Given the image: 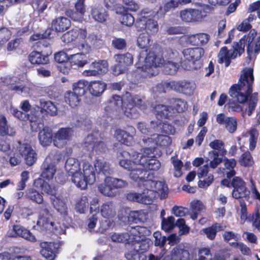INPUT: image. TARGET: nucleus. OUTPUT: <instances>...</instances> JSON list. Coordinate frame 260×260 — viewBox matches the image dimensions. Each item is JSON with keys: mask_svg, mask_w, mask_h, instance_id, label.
<instances>
[{"mask_svg": "<svg viewBox=\"0 0 260 260\" xmlns=\"http://www.w3.org/2000/svg\"><path fill=\"white\" fill-rule=\"evenodd\" d=\"M138 185H143L145 187L142 193L130 192L127 194V199L131 201L145 204H150L152 198L155 197L156 194L160 199H166L168 194V187L164 181H154L151 178L141 181L137 183Z\"/></svg>", "mask_w": 260, "mask_h": 260, "instance_id": "3", "label": "nucleus"}, {"mask_svg": "<svg viewBox=\"0 0 260 260\" xmlns=\"http://www.w3.org/2000/svg\"><path fill=\"white\" fill-rule=\"evenodd\" d=\"M116 13L120 15L119 20L122 24L130 27L134 23V16L132 14L127 13L123 6L118 7L116 9Z\"/></svg>", "mask_w": 260, "mask_h": 260, "instance_id": "21", "label": "nucleus"}, {"mask_svg": "<svg viewBox=\"0 0 260 260\" xmlns=\"http://www.w3.org/2000/svg\"><path fill=\"white\" fill-rule=\"evenodd\" d=\"M258 135V131L255 128H251L246 134L245 136L248 137L249 148L250 150H253L255 148Z\"/></svg>", "mask_w": 260, "mask_h": 260, "instance_id": "43", "label": "nucleus"}, {"mask_svg": "<svg viewBox=\"0 0 260 260\" xmlns=\"http://www.w3.org/2000/svg\"><path fill=\"white\" fill-rule=\"evenodd\" d=\"M150 155L135 152L132 156V160H128L127 158L121 159L119 165L121 167L130 171L129 177L131 179L139 183L150 177L148 170H157L160 167V162Z\"/></svg>", "mask_w": 260, "mask_h": 260, "instance_id": "1", "label": "nucleus"}, {"mask_svg": "<svg viewBox=\"0 0 260 260\" xmlns=\"http://www.w3.org/2000/svg\"><path fill=\"white\" fill-rule=\"evenodd\" d=\"M151 127L147 126L146 124L144 122H139L138 123V129L144 134H148L149 133L152 131V129H155L158 126L157 122H151Z\"/></svg>", "mask_w": 260, "mask_h": 260, "instance_id": "62", "label": "nucleus"}, {"mask_svg": "<svg viewBox=\"0 0 260 260\" xmlns=\"http://www.w3.org/2000/svg\"><path fill=\"white\" fill-rule=\"evenodd\" d=\"M36 108L37 109L34 108V110L33 109H31L30 114L27 115L24 113H22L21 111H19L14 107L11 108V112L14 116L18 119L22 120H29V121L32 122L37 120L39 114L40 108L39 107H37Z\"/></svg>", "mask_w": 260, "mask_h": 260, "instance_id": "20", "label": "nucleus"}, {"mask_svg": "<svg viewBox=\"0 0 260 260\" xmlns=\"http://www.w3.org/2000/svg\"><path fill=\"white\" fill-rule=\"evenodd\" d=\"M51 203L53 208L59 213L66 221H69V208L66 201L59 196H52L50 198Z\"/></svg>", "mask_w": 260, "mask_h": 260, "instance_id": "14", "label": "nucleus"}, {"mask_svg": "<svg viewBox=\"0 0 260 260\" xmlns=\"http://www.w3.org/2000/svg\"><path fill=\"white\" fill-rule=\"evenodd\" d=\"M175 218L171 216L167 218H163L161 222V228L167 232H170L175 227Z\"/></svg>", "mask_w": 260, "mask_h": 260, "instance_id": "56", "label": "nucleus"}, {"mask_svg": "<svg viewBox=\"0 0 260 260\" xmlns=\"http://www.w3.org/2000/svg\"><path fill=\"white\" fill-rule=\"evenodd\" d=\"M157 116L161 118H168L174 114V109L164 105L158 104L154 107Z\"/></svg>", "mask_w": 260, "mask_h": 260, "instance_id": "37", "label": "nucleus"}, {"mask_svg": "<svg viewBox=\"0 0 260 260\" xmlns=\"http://www.w3.org/2000/svg\"><path fill=\"white\" fill-rule=\"evenodd\" d=\"M140 143L143 147L140 153L148 155H151L153 153L154 150L156 147L155 140L153 139V135L150 138L144 137Z\"/></svg>", "mask_w": 260, "mask_h": 260, "instance_id": "24", "label": "nucleus"}, {"mask_svg": "<svg viewBox=\"0 0 260 260\" xmlns=\"http://www.w3.org/2000/svg\"><path fill=\"white\" fill-rule=\"evenodd\" d=\"M9 161L11 166H17L21 162L22 156L20 155L18 149H17V143L15 144L13 150L9 154Z\"/></svg>", "mask_w": 260, "mask_h": 260, "instance_id": "46", "label": "nucleus"}, {"mask_svg": "<svg viewBox=\"0 0 260 260\" xmlns=\"http://www.w3.org/2000/svg\"><path fill=\"white\" fill-rule=\"evenodd\" d=\"M109 181H110L109 178L106 177L104 182L98 186V189L102 194L107 197H113L117 194V191L114 189L112 185L108 183Z\"/></svg>", "mask_w": 260, "mask_h": 260, "instance_id": "30", "label": "nucleus"}, {"mask_svg": "<svg viewBox=\"0 0 260 260\" xmlns=\"http://www.w3.org/2000/svg\"><path fill=\"white\" fill-rule=\"evenodd\" d=\"M110 181L108 182L112 185L114 189H120L126 187L128 185L127 182L123 179L113 177H109Z\"/></svg>", "mask_w": 260, "mask_h": 260, "instance_id": "61", "label": "nucleus"}, {"mask_svg": "<svg viewBox=\"0 0 260 260\" xmlns=\"http://www.w3.org/2000/svg\"><path fill=\"white\" fill-rule=\"evenodd\" d=\"M188 39L192 45H204L209 41L210 36L206 33H199L189 36Z\"/></svg>", "mask_w": 260, "mask_h": 260, "instance_id": "27", "label": "nucleus"}, {"mask_svg": "<svg viewBox=\"0 0 260 260\" xmlns=\"http://www.w3.org/2000/svg\"><path fill=\"white\" fill-rule=\"evenodd\" d=\"M26 198L38 204H42L43 197L41 193L34 188H29L25 191Z\"/></svg>", "mask_w": 260, "mask_h": 260, "instance_id": "42", "label": "nucleus"}, {"mask_svg": "<svg viewBox=\"0 0 260 260\" xmlns=\"http://www.w3.org/2000/svg\"><path fill=\"white\" fill-rule=\"evenodd\" d=\"M136 27L138 31L145 30L148 35H153L158 30L157 21L147 17L140 18L136 22Z\"/></svg>", "mask_w": 260, "mask_h": 260, "instance_id": "11", "label": "nucleus"}, {"mask_svg": "<svg viewBox=\"0 0 260 260\" xmlns=\"http://www.w3.org/2000/svg\"><path fill=\"white\" fill-rule=\"evenodd\" d=\"M165 62L161 54L148 53L147 50L145 49L140 52L136 66L144 72L146 76L151 77L158 74V68L164 65Z\"/></svg>", "mask_w": 260, "mask_h": 260, "instance_id": "5", "label": "nucleus"}, {"mask_svg": "<svg viewBox=\"0 0 260 260\" xmlns=\"http://www.w3.org/2000/svg\"><path fill=\"white\" fill-rule=\"evenodd\" d=\"M114 58L117 62L112 68L113 73L115 75L124 73L127 70V67L133 62V57L129 53L115 55Z\"/></svg>", "mask_w": 260, "mask_h": 260, "instance_id": "10", "label": "nucleus"}, {"mask_svg": "<svg viewBox=\"0 0 260 260\" xmlns=\"http://www.w3.org/2000/svg\"><path fill=\"white\" fill-rule=\"evenodd\" d=\"M128 260H145V255L131 246L129 251L125 254Z\"/></svg>", "mask_w": 260, "mask_h": 260, "instance_id": "51", "label": "nucleus"}, {"mask_svg": "<svg viewBox=\"0 0 260 260\" xmlns=\"http://www.w3.org/2000/svg\"><path fill=\"white\" fill-rule=\"evenodd\" d=\"M153 139L155 140L156 146H168L172 142L171 138L166 135L154 134Z\"/></svg>", "mask_w": 260, "mask_h": 260, "instance_id": "52", "label": "nucleus"}, {"mask_svg": "<svg viewBox=\"0 0 260 260\" xmlns=\"http://www.w3.org/2000/svg\"><path fill=\"white\" fill-rule=\"evenodd\" d=\"M172 108L178 112H182L187 109L186 102L180 99L173 98L170 100Z\"/></svg>", "mask_w": 260, "mask_h": 260, "instance_id": "48", "label": "nucleus"}, {"mask_svg": "<svg viewBox=\"0 0 260 260\" xmlns=\"http://www.w3.org/2000/svg\"><path fill=\"white\" fill-rule=\"evenodd\" d=\"M205 53L204 49L201 47L189 48L183 50V59L181 66L185 70H192L200 68L201 58Z\"/></svg>", "mask_w": 260, "mask_h": 260, "instance_id": "7", "label": "nucleus"}, {"mask_svg": "<svg viewBox=\"0 0 260 260\" xmlns=\"http://www.w3.org/2000/svg\"><path fill=\"white\" fill-rule=\"evenodd\" d=\"M6 118L3 116H0V135L14 136L15 134V131L13 127H9L7 124Z\"/></svg>", "mask_w": 260, "mask_h": 260, "instance_id": "36", "label": "nucleus"}, {"mask_svg": "<svg viewBox=\"0 0 260 260\" xmlns=\"http://www.w3.org/2000/svg\"><path fill=\"white\" fill-rule=\"evenodd\" d=\"M127 102L123 103L121 98L119 95H114L113 96V101L118 107H121L122 105L123 112L124 114L131 118H137L139 117V113L135 107L137 106L141 109H145L146 108V104L143 98L138 95L132 96L131 95H127Z\"/></svg>", "mask_w": 260, "mask_h": 260, "instance_id": "6", "label": "nucleus"}, {"mask_svg": "<svg viewBox=\"0 0 260 260\" xmlns=\"http://www.w3.org/2000/svg\"><path fill=\"white\" fill-rule=\"evenodd\" d=\"M11 32L7 28L2 27L0 28V45L5 43L8 41L11 36Z\"/></svg>", "mask_w": 260, "mask_h": 260, "instance_id": "64", "label": "nucleus"}, {"mask_svg": "<svg viewBox=\"0 0 260 260\" xmlns=\"http://www.w3.org/2000/svg\"><path fill=\"white\" fill-rule=\"evenodd\" d=\"M148 232V231L145 227L141 226L131 227L130 233L132 241L129 246L142 253L148 250L149 247L150 240L145 237Z\"/></svg>", "mask_w": 260, "mask_h": 260, "instance_id": "8", "label": "nucleus"}, {"mask_svg": "<svg viewBox=\"0 0 260 260\" xmlns=\"http://www.w3.org/2000/svg\"><path fill=\"white\" fill-rule=\"evenodd\" d=\"M211 11V7L208 5H204L198 9H191L192 21L202 20Z\"/></svg>", "mask_w": 260, "mask_h": 260, "instance_id": "32", "label": "nucleus"}, {"mask_svg": "<svg viewBox=\"0 0 260 260\" xmlns=\"http://www.w3.org/2000/svg\"><path fill=\"white\" fill-rule=\"evenodd\" d=\"M224 165L225 171L224 172L228 178L233 177L236 172L234 170L235 167L236 166L237 162L234 158L228 159L226 157L223 158Z\"/></svg>", "mask_w": 260, "mask_h": 260, "instance_id": "38", "label": "nucleus"}, {"mask_svg": "<svg viewBox=\"0 0 260 260\" xmlns=\"http://www.w3.org/2000/svg\"><path fill=\"white\" fill-rule=\"evenodd\" d=\"M40 104L42 109L45 110L48 114L52 115L56 114L57 108L51 102L41 100Z\"/></svg>", "mask_w": 260, "mask_h": 260, "instance_id": "54", "label": "nucleus"}, {"mask_svg": "<svg viewBox=\"0 0 260 260\" xmlns=\"http://www.w3.org/2000/svg\"><path fill=\"white\" fill-rule=\"evenodd\" d=\"M218 152L212 150L209 152V159H212L209 163L210 166L213 169L216 168L222 161V159L218 157Z\"/></svg>", "mask_w": 260, "mask_h": 260, "instance_id": "55", "label": "nucleus"}, {"mask_svg": "<svg viewBox=\"0 0 260 260\" xmlns=\"http://www.w3.org/2000/svg\"><path fill=\"white\" fill-rule=\"evenodd\" d=\"M240 206L241 207L240 212V222L244 224L245 222H247L249 223H253L255 217H256V212L252 214H248L247 211L246 204L244 202L240 201Z\"/></svg>", "mask_w": 260, "mask_h": 260, "instance_id": "35", "label": "nucleus"}, {"mask_svg": "<svg viewBox=\"0 0 260 260\" xmlns=\"http://www.w3.org/2000/svg\"><path fill=\"white\" fill-rule=\"evenodd\" d=\"M254 81L253 69L245 68L242 70L238 83L233 85L229 89L230 95L241 104L247 101L252 92V85Z\"/></svg>", "mask_w": 260, "mask_h": 260, "instance_id": "4", "label": "nucleus"}, {"mask_svg": "<svg viewBox=\"0 0 260 260\" xmlns=\"http://www.w3.org/2000/svg\"><path fill=\"white\" fill-rule=\"evenodd\" d=\"M61 158L60 154L57 151L51 152L46 158L44 162L55 165L58 162Z\"/></svg>", "mask_w": 260, "mask_h": 260, "instance_id": "63", "label": "nucleus"}, {"mask_svg": "<svg viewBox=\"0 0 260 260\" xmlns=\"http://www.w3.org/2000/svg\"><path fill=\"white\" fill-rule=\"evenodd\" d=\"M89 206L88 198L86 196H82L78 198L75 205V209L80 213H84Z\"/></svg>", "mask_w": 260, "mask_h": 260, "instance_id": "45", "label": "nucleus"}, {"mask_svg": "<svg viewBox=\"0 0 260 260\" xmlns=\"http://www.w3.org/2000/svg\"><path fill=\"white\" fill-rule=\"evenodd\" d=\"M131 234L128 233H115L111 236V239L114 242H127L128 246H130L132 241Z\"/></svg>", "mask_w": 260, "mask_h": 260, "instance_id": "50", "label": "nucleus"}, {"mask_svg": "<svg viewBox=\"0 0 260 260\" xmlns=\"http://www.w3.org/2000/svg\"><path fill=\"white\" fill-rule=\"evenodd\" d=\"M239 161L241 166L244 167L250 166L253 164V158L250 152L248 151L242 154L239 158Z\"/></svg>", "mask_w": 260, "mask_h": 260, "instance_id": "57", "label": "nucleus"}, {"mask_svg": "<svg viewBox=\"0 0 260 260\" xmlns=\"http://www.w3.org/2000/svg\"><path fill=\"white\" fill-rule=\"evenodd\" d=\"M170 89L182 92L185 94L190 95L192 93L195 85L193 83L186 81L170 82Z\"/></svg>", "mask_w": 260, "mask_h": 260, "instance_id": "17", "label": "nucleus"}, {"mask_svg": "<svg viewBox=\"0 0 260 260\" xmlns=\"http://www.w3.org/2000/svg\"><path fill=\"white\" fill-rule=\"evenodd\" d=\"M80 96L71 91L67 92L64 95L65 102L71 107L74 108L77 107L80 103Z\"/></svg>", "mask_w": 260, "mask_h": 260, "instance_id": "44", "label": "nucleus"}, {"mask_svg": "<svg viewBox=\"0 0 260 260\" xmlns=\"http://www.w3.org/2000/svg\"><path fill=\"white\" fill-rule=\"evenodd\" d=\"M91 15L95 21L101 23L105 21L107 17L106 10L103 7L99 6L92 8Z\"/></svg>", "mask_w": 260, "mask_h": 260, "instance_id": "34", "label": "nucleus"}, {"mask_svg": "<svg viewBox=\"0 0 260 260\" xmlns=\"http://www.w3.org/2000/svg\"><path fill=\"white\" fill-rule=\"evenodd\" d=\"M115 136L118 141L127 146L131 145L134 143L133 137L126 131L121 129L116 130Z\"/></svg>", "mask_w": 260, "mask_h": 260, "instance_id": "33", "label": "nucleus"}, {"mask_svg": "<svg viewBox=\"0 0 260 260\" xmlns=\"http://www.w3.org/2000/svg\"><path fill=\"white\" fill-rule=\"evenodd\" d=\"M150 42V36L149 35L145 33L140 34L138 39L137 43L138 46L142 49L146 48Z\"/></svg>", "mask_w": 260, "mask_h": 260, "instance_id": "58", "label": "nucleus"}, {"mask_svg": "<svg viewBox=\"0 0 260 260\" xmlns=\"http://www.w3.org/2000/svg\"><path fill=\"white\" fill-rule=\"evenodd\" d=\"M106 87L107 85L104 82L94 81L90 83L88 89L92 95L99 96L104 92Z\"/></svg>", "mask_w": 260, "mask_h": 260, "instance_id": "28", "label": "nucleus"}, {"mask_svg": "<svg viewBox=\"0 0 260 260\" xmlns=\"http://www.w3.org/2000/svg\"><path fill=\"white\" fill-rule=\"evenodd\" d=\"M100 211L102 217L109 219L105 221L107 223V226H103V229L106 230L107 228L114 226L113 221L110 220L116 215V210L114 204L112 202H107L103 204L100 207Z\"/></svg>", "mask_w": 260, "mask_h": 260, "instance_id": "15", "label": "nucleus"}, {"mask_svg": "<svg viewBox=\"0 0 260 260\" xmlns=\"http://www.w3.org/2000/svg\"><path fill=\"white\" fill-rule=\"evenodd\" d=\"M90 68L96 72L97 75L100 74L105 73L108 70V63L106 60H100L97 62H93L90 64Z\"/></svg>", "mask_w": 260, "mask_h": 260, "instance_id": "47", "label": "nucleus"}, {"mask_svg": "<svg viewBox=\"0 0 260 260\" xmlns=\"http://www.w3.org/2000/svg\"><path fill=\"white\" fill-rule=\"evenodd\" d=\"M87 82L83 80H80L73 84L72 89L73 92L80 95H83L85 91V87Z\"/></svg>", "mask_w": 260, "mask_h": 260, "instance_id": "53", "label": "nucleus"}, {"mask_svg": "<svg viewBox=\"0 0 260 260\" xmlns=\"http://www.w3.org/2000/svg\"><path fill=\"white\" fill-rule=\"evenodd\" d=\"M233 197L235 199L244 198L248 199L249 191L246 189L245 186L234 189L232 192Z\"/></svg>", "mask_w": 260, "mask_h": 260, "instance_id": "59", "label": "nucleus"}, {"mask_svg": "<svg viewBox=\"0 0 260 260\" xmlns=\"http://www.w3.org/2000/svg\"><path fill=\"white\" fill-rule=\"evenodd\" d=\"M73 134L71 128H61L53 135V142L55 146L57 148H62L67 145V142L70 140Z\"/></svg>", "mask_w": 260, "mask_h": 260, "instance_id": "13", "label": "nucleus"}, {"mask_svg": "<svg viewBox=\"0 0 260 260\" xmlns=\"http://www.w3.org/2000/svg\"><path fill=\"white\" fill-rule=\"evenodd\" d=\"M42 169L41 176L47 180L52 179L56 172L55 166L54 165L45 162L42 164Z\"/></svg>", "mask_w": 260, "mask_h": 260, "instance_id": "39", "label": "nucleus"}, {"mask_svg": "<svg viewBox=\"0 0 260 260\" xmlns=\"http://www.w3.org/2000/svg\"><path fill=\"white\" fill-rule=\"evenodd\" d=\"M244 41L240 40L239 43H235L233 46V49L228 50L226 47L221 48L218 55V62L225 63V67H228L231 63V60L235 58L238 55H240L244 51V45L243 42Z\"/></svg>", "mask_w": 260, "mask_h": 260, "instance_id": "9", "label": "nucleus"}, {"mask_svg": "<svg viewBox=\"0 0 260 260\" xmlns=\"http://www.w3.org/2000/svg\"><path fill=\"white\" fill-rule=\"evenodd\" d=\"M93 167L95 174L109 175L113 172L110 164L104 158L96 159Z\"/></svg>", "mask_w": 260, "mask_h": 260, "instance_id": "19", "label": "nucleus"}, {"mask_svg": "<svg viewBox=\"0 0 260 260\" xmlns=\"http://www.w3.org/2000/svg\"><path fill=\"white\" fill-rule=\"evenodd\" d=\"M71 25V21L64 17H59L52 22V28L56 31L60 32L67 30Z\"/></svg>", "mask_w": 260, "mask_h": 260, "instance_id": "26", "label": "nucleus"}, {"mask_svg": "<svg viewBox=\"0 0 260 260\" xmlns=\"http://www.w3.org/2000/svg\"><path fill=\"white\" fill-rule=\"evenodd\" d=\"M65 170L72 176V182L81 189L86 188L87 184L95 181V174L93 166L87 161L82 164L77 159L70 157L65 164Z\"/></svg>", "mask_w": 260, "mask_h": 260, "instance_id": "2", "label": "nucleus"}, {"mask_svg": "<svg viewBox=\"0 0 260 260\" xmlns=\"http://www.w3.org/2000/svg\"><path fill=\"white\" fill-rule=\"evenodd\" d=\"M70 59L78 67H83L87 63L85 55L80 53L70 55Z\"/></svg>", "mask_w": 260, "mask_h": 260, "instance_id": "49", "label": "nucleus"}, {"mask_svg": "<svg viewBox=\"0 0 260 260\" xmlns=\"http://www.w3.org/2000/svg\"><path fill=\"white\" fill-rule=\"evenodd\" d=\"M40 143L43 146L50 145L53 139V135L51 128L45 127L41 130L38 134Z\"/></svg>", "mask_w": 260, "mask_h": 260, "instance_id": "22", "label": "nucleus"}, {"mask_svg": "<svg viewBox=\"0 0 260 260\" xmlns=\"http://www.w3.org/2000/svg\"><path fill=\"white\" fill-rule=\"evenodd\" d=\"M122 3L127 12V11L136 12L140 8L139 4L135 0H122Z\"/></svg>", "mask_w": 260, "mask_h": 260, "instance_id": "60", "label": "nucleus"}, {"mask_svg": "<svg viewBox=\"0 0 260 260\" xmlns=\"http://www.w3.org/2000/svg\"><path fill=\"white\" fill-rule=\"evenodd\" d=\"M87 35L86 30L81 28H74L64 33L61 37V40L65 43H70L77 39H84Z\"/></svg>", "mask_w": 260, "mask_h": 260, "instance_id": "18", "label": "nucleus"}, {"mask_svg": "<svg viewBox=\"0 0 260 260\" xmlns=\"http://www.w3.org/2000/svg\"><path fill=\"white\" fill-rule=\"evenodd\" d=\"M17 149H18L22 157H24L27 165L31 166L37 160V154L30 145L26 143L22 144L20 141H18Z\"/></svg>", "mask_w": 260, "mask_h": 260, "instance_id": "12", "label": "nucleus"}, {"mask_svg": "<svg viewBox=\"0 0 260 260\" xmlns=\"http://www.w3.org/2000/svg\"><path fill=\"white\" fill-rule=\"evenodd\" d=\"M204 209V206L202 202L199 200H194L190 203V218L193 219H196L199 215V213Z\"/></svg>", "mask_w": 260, "mask_h": 260, "instance_id": "41", "label": "nucleus"}, {"mask_svg": "<svg viewBox=\"0 0 260 260\" xmlns=\"http://www.w3.org/2000/svg\"><path fill=\"white\" fill-rule=\"evenodd\" d=\"M51 215L48 209L42 210L38 220V224L49 230H52L54 222L51 220Z\"/></svg>", "mask_w": 260, "mask_h": 260, "instance_id": "25", "label": "nucleus"}, {"mask_svg": "<svg viewBox=\"0 0 260 260\" xmlns=\"http://www.w3.org/2000/svg\"><path fill=\"white\" fill-rule=\"evenodd\" d=\"M85 146L92 148L93 154L101 155L105 153L107 150L104 143L101 141H97L92 135L88 136L85 141Z\"/></svg>", "mask_w": 260, "mask_h": 260, "instance_id": "16", "label": "nucleus"}, {"mask_svg": "<svg viewBox=\"0 0 260 260\" xmlns=\"http://www.w3.org/2000/svg\"><path fill=\"white\" fill-rule=\"evenodd\" d=\"M29 60L32 64H46L49 62V58L39 52L34 51L29 54Z\"/></svg>", "mask_w": 260, "mask_h": 260, "instance_id": "40", "label": "nucleus"}, {"mask_svg": "<svg viewBox=\"0 0 260 260\" xmlns=\"http://www.w3.org/2000/svg\"><path fill=\"white\" fill-rule=\"evenodd\" d=\"M171 260H189L190 254L188 250L176 247L170 252Z\"/></svg>", "mask_w": 260, "mask_h": 260, "instance_id": "29", "label": "nucleus"}, {"mask_svg": "<svg viewBox=\"0 0 260 260\" xmlns=\"http://www.w3.org/2000/svg\"><path fill=\"white\" fill-rule=\"evenodd\" d=\"M41 246L42 255L48 260H53L55 256V244L52 242H43L41 244Z\"/></svg>", "mask_w": 260, "mask_h": 260, "instance_id": "23", "label": "nucleus"}, {"mask_svg": "<svg viewBox=\"0 0 260 260\" xmlns=\"http://www.w3.org/2000/svg\"><path fill=\"white\" fill-rule=\"evenodd\" d=\"M13 231L18 236L31 242L37 241L35 236L29 231L19 225L13 226Z\"/></svg>", "mask_w": 260, "mask_h": 260, "instance_id": "31", "label": "nucleus"}]
</instances>
